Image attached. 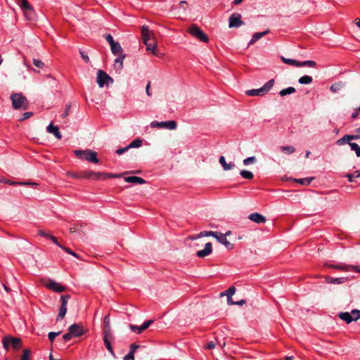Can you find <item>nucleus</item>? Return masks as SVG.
Segmentation results:
<instances>
[{"instance_id": "1", "label": "nucleus", "mask_w": 360, "mask_h": 360, "mask_svg": "<svg viewBox=\"0 0 360 360\" xmlns=\"http://www.w3.org/2000/svg\"><path fill=\"white\" fill-rule=\"evenodd\" d=\"M141 36L147 51H150L153 55L157 56L158 49L154 39V34L153 32L149 30L148 25H144L141 27Z\"/></svg>"}, {"instance_id": "2", "label": "nucleus", "mask_w": 360, "mask_h": 360, "mask_svg": "<svg viewBox=\"0 0 360 360\" xmlns=\"http://www.w3.org/2000/svg\"><path fill=\"white\" fill-rule=\"evenodd\" d=\"M74 153L76 157L80 160H85L95 164L99 162V160L97 158V153L91 150H75Z\"/></svg>"}, {"instance_id": "3", "label": "nucleus", "mask_w": 360, "mask_h": 360, "mask_svg": "<svg viewBox=\"0 0 360 360\" xmlns=\"http://www.w3.org/2000/svg\"><path fill=\"white\" fill-rule=\"evenodd\" d=\"M16 2L27 20H32L35 18V11L27 0H16Z\"/></svg>"}, {"instance_id": "4", "label": "nucleus", "mask_w": 360, "mask_h": 360, "mask_svg": "<svg viewBox=\"0 0 360 360\" xmlns=\"http://www.w3.org/2000/svg\"><path fill=\"white\" fill-rule=\"evenodd\" d=\"M274 79H270L264 84L261 88L257 89H250L246 91V94L249 96H258L266 94L273 87Z\"/></svg>"}, {"instance_id": "5", "label": "nucleus", "mask_w": 360, "mask_h": 360, "mask_svg": "<svg viewBox=\"0 0 360 360\" xmlns=\"http://www.w3.org/2000/svg\"><path fill=\"white\" fill-rule=\"evenodd\" d=\"M13 108L15 110L26 109L27 108V101L26 97L21 94H13L11 96Z\"/></svg>"}, {"instance_id": "6", "label": "nucleus", "mask_w": 360, "mask_h": 360, "mask_svg": "<svg viewBox=\"0 0 360 360\" xmlns=\"http://www.w3.org/2000/svg\"><path fill=\"white\" fill-rule=\"evenodd\" d=\"M281 60L287 65L295 67L315 68L316 66V63L314 60H305L303 62H300L297 60L286 58L283 56H281Z\"/></svg>"}, {"instance_id": "7", "label": "nucleus", "mask_w": 360, "mask_h": 360, "mask_svg": "<svg viewBox=\"0 0 360 360\" xmlns=\"http://www.w3.org/2000/svg\"><path fill=\"white\" fill-rule=\"evenodd\" d=\"M2 344L4 348L8 351L9 349V346H12V347L17 350L22 347V341L18 338H13L11 336L4 337L2 340Z\"/></svg>"}, {"instance_id": "8", "label": "nucleus", "mask_w": 360, "mask_h": 360, "mask_svg": "<svg viewBox=\"0 0 360 360\" xmlns=\"http://www.w3.org/2000/svg\"><path fill=\"white\" fill-rule=\"evenodd\" d=\"M188 32L193 37L198 39L199 41L202 42L207 43L209 41V38L207 34H205L202 30L198 27L196 25H191L188 29Z\"/></svg>"}, {"instance_id": "9", "label": "nucleus", "mask_w": 360, "mask_h": 360, "mask_svg": "<svg viewBox=\"0 0 360 360\" xmlns=\"http://www.w3.org/2000/svg\"><path fill=\"white\" fill-rule=\"evenodd\" d=\"M324 266L326 267H328V268L335 269H338V270H340V271H350L354 270V271L360 272V269H358V266L348 265V264H345L344 263H340L338 264L326 263L324 264Z\"/></svg>"}, {"instance_id": "10", "label": "nucleus", "mask_w": 360, "mask_h": 360, "mask_svg": "<svg viewBox=\"0 0 360 360\" xmlns=\"http://www.w3.org/2000/svg\"><path fill=\"white\" fill-rule=\"evenodd\" d=\"M150 127L152 128H165L170 130H174L176 129L177 124L174 120H169L165 122L153 121L150 123Z\"/></svg>"}, {"instance_id": "11", "label": "nucleus", "mask_w": 360, "mask_h": 360, "mask_svg": "<svg viewBox=\"0 0 360 360\" xmlns=\"http://www.w3.org/2000/svg\"><path fill=\"white\" fill-rule=\"evenodd\" d=\"M121 174L92 171V180L95 181L105 180L110 178H119Z\"/></svg>"}, {"instance_id": "12", "label": "nucleus", "mask_w": 360, "mask_h": 360, "mask_svg": "<svg viewBox=\"0 0 360 360\" xmlns=\"http://www.w3.org/2000/svg\"><path fill=\"white\" fill-rule=\"evenodd\" d=\"M245 22L241 20V15L238 13H234L229 18V27H239Z\"/></svg>"}, {"instance_id": "13", "label": "nucleus", "mask_w": 360, "mask_h": 360, "mask_svg": "<svg viewBox=\"0 0 360 360\" xmlns=\"http://www.w3.org/2000/svg\"><path fill=\"white\" fill-rule=\"evenodd\" d=\"M97 83L99 87H103L108 84V81L112 82V79L104 71L99 70L97 72Z\"/></svg>"}, {"instance_id": "14", "label": "nucleus", "mask_w": 360, "mask_h": 360, "mask_svg": "<svg viewBox=\"0 0 360 360\" xmlns=\"http://www.w3.org/2000/svg\"><path fill=\"white\" fill-rule=\"evenodd\" d=\"M68 330L75 338L81 337L84 333L83 326L77 323H74L69 326Z\"/></svg>"}, {"instance_id": "15", "label": "nucleus", "mask_w": 360, "mask_h": 360, "mask_svg": "<svg viewBox=\"0 0 360 360\" xmlns=\"http://www.w3.org/2000/svg\"><path fill=\"white\" fill-rule=\"evenodd\" d=\"M217 241L221 244H223L227 249L231 250L233 248V244L230 243L227 238H226V235H224V233L217 232V235H215Z\"/></svg>"}, {"instance_id": "16", "label": "nucleus", "mask_w": 360, "mask_h": 360, "mask_svg": "<svg viewBox=\"0 0 360 360\" xmlns=\"http://www.w3.org/2000/svg\"><path fill=\"white\" fill-rule=\"evenodd\" d=\"M212 252V245L210 242L207 243L205 245V248L203 250H198L196 252V256L200 258L207 257L210 255Z\"/></svg>"}, {"instance_id": "17", "label": "nucleus", "mask_w": 360, "mask_h": 360, "mask_svg": "<svg viewBox=\"0 0 360 360\" xmlns=\"http://www.w3.org/2000/svg\"><path fill=\"white\" fill-rule=\"evenodd\" d=\"M46 287L49 288V289H51L55 292H63L65 290V287H63L60 283H57L54 281H49L47 283H46Z\"/></svg>"}, {"instance_id": "18", "label": "nucleus", "mask_w": 360, "mask_h": 360, "mask_svg": "<svg viewBox=\"0 0 360 360\" xmlns=\"http://www.w3.org/2000/svg\"><path fill=\"white\" fill-rule=\"evenodd\" d=\"M248 219L257 224H264L266 221L264 216L257 212L249 214Z\"/></svg>"}, {"instance_id": "19", "label": "nucleus", "mask_w": 360, "mask_h": 360, "mask_svg": "<svg viewBox=\"0 0 360 360\" xmlns=\"http://www.w3.org/2000/svg\"><path fill=\"white\" fill-rule=\"evenodd\" d=\"M46 130L49 133L53 134L57 139H61L62 135L59 131V128L57 126H53L52 123H50L46 127Z\"/></svg>"}, {"instance_id": "20", "label": "nucleus", "mask_w": 360, "mask_h": 360, "mask_svg": "<svg viewBox=\"0 0 360 360\" xmlns=\"http://www.w3.org/2000/svg\"><path fill=\"white\" fill-rule=\"evenodd\" d=\"M140 347V345L131 344L130 345L129 352L124 357L123 360H134V353Z\"/></svg>"}, {"instance_id": "21", "label": "nucleus", "mask_w": 360, "mask_h": 360, "mask_svg": "<svg viewBox=\"0 0 360 360\" xmlns=\"http://www.w3.org/2000/svg\"><path fill=\"white\" fill-rule=\"evenodd\" d=\"M110 49H111L112 53L115 56L124 54L123 49H122L121 45L120 44V43L117 41H115L114 44H112L110 46Z\"/></svg>"}, {"instance_id": "22", "label": "nucleus", "mask_w": 360, "mask_h": 360, "mask_svg": "<svg viewBox=\"0 0 360 360\" xmlns=\"http://www.w3.org/2000/svg\"><path fill=\"white\" fill-rule=\"evenodd\" d=\"M124 181L128 183H132V184H143L146 183V181L143 178L136 176L125 177Z\"/></svg>"}, {"instance_id": "23", "label": "nucleus", "mask_w": 360, "mask_h": 360, "mask_svg": "<svg viewBox=\"0 0 360 360\" xmlns=\"http://www.w3.org/2000/svg\"><path fill=\"white\" fill-rule=\"evenodd\" d=\"M325 281L328 283L342 284L346 281V279L343 277L332 278L330 276H325Z\"/></svg>"}, {"instance_id": "24", "label": "nucleus", "mask_w": 360, "mask_h": 360, "mask_svg": "<svg viewBox=\"0 0 360 360\" xmlns=\"http://www.w3.org/2000/svg\"><path fill=\"white\" fill-rule=\"evenodd\" d=\"M269 32V30H266L261 32H255L252 37V39L250 41V44H253L258 40H259L262 37H264L266 34Z\"/></svg>"}, {"instance_id": "25", "label": "nucleus", "mask_w": 360, "mask_h": 360, "mask_svg": "<svg viewBox=\"0 0 360 360\" xmlns=\"http://www.w3.org/2000/svg\"><path fill=\"white\" fill-rule=\"evenodd\" d=\"M125 58V54L118 55L114 61V66L117 70H122L123 68V60Z\"/></svg>"}, {"instance_id": "26", "label": "nucleus", "mask_w": 360, "mask_h": 360, "mask_svg": "<svg viewBox=\"0 0 360 360\" xmlns=\"http://www.w3.org/2000/svg\"><path fill=\"white\" fill-rule=\"evenodd\" d=\"M219 163L223 167L224 170H229L233 169L235 167V164L233 162L226 163L225 158L224 156H221L219 160Z\"/></svg>"}, {"instance_id": "27", "label": "nucleus", "mask_w": 360, "mask_h": 360, "mask_svg": "<svg viewBox=\"0 0 360 360\" xmlns=\"http://www.w3.org/2000/svg\"><path fill=\"white\" fill-rule=\"evenodd\" d=\"M338 316L347 323H349L354 321V319L352 318V314L349 312H340Z\"/></svg>"}, {"instance_id": "28", "label": "nucleus", "mask_w": 360, "mask_h": 360, "mask_svg": "<svg viewBox=\"0 0 360 360\" xmlns=\"http://www.w3.org/2000/svg\"><path fill=\"white\" fill-rule=\"evenodd\" d=\"M215 235H217V231H201L198 235H197L193 238L197 239V238H199L201 237H205V236H212L214 238V237H216Z\"/></svg>"}, {"instance_id": "29", "label": "nucleus", "mask_w": 360, "mask_h": 360, "mask_svg": "<svg viewBox=\"0 0 360 360\" xmlns=\"http://www.w3.org/2000/svg\"><path fill=\"white\" fill-rule=\"evenodd\" d=\"M345 86V84L340 82H337V83H334L330 87V89L332 92L333 93H337L338 92L343 86Z\"/></svg>"}, {"instance_id": "30", "label": "nucleus", "mask_w": 360, "mask_h": 360, "mask_svg": "<svg viewBox=\"0 0 360 360\" xmlns=\"http://www.w3.org/2000/svg\"><path fill=\"white\" fill-rule=\"evenodd\" d=\"M346 143L348 144H349V143H352L349 134L345 135L343 137H342L341 139H338L336 141V143L338 146H342Z\"/></svg>"}, {"instance_id": "31", "label": "nucleus", "mask_w": 360, "mask_h": 360, "mask_svg": "<svg viewBox=\"0 0 360 360\" xmlns=\"http://www.w3.org/2000/svg\"><path fill=\"white\" fill-rule=\"evenodd\" d=\"M312 77L309 75H304L298 79V82L301 84H309L312 82Z\"/></svg>"}, {"instance_id": "32", "label": "nucleus", "mask_w": 360, "mask_h": 360, "mask_svg": "<svg viewBox=\"0 0 360 360\" xmlns=\"http://www.w3.org/2000/svg\"><path fill=\"white\" fill-rule=\"evenodd\" d=\"M296 91V89L292 87V86H290V87H288V88H285V89H282L281 91H280L279 92V94L281 96H285L286 95H288V94H293Z\"/></svg>"}, {"instance_id": "33", "label": "nucleus", "mask_w": 360, "mask_h": 360, "mask_svg": "<svg viewBox=\"0 0 360 360\" xmlns=\"http://www.w3.org/2000/svg\"><path fill=\"white\" fill-rule=\"evenodd\" d=\"M113 340V335L111 329H103V341H111Z\"/></svg>"}, {"instance_id": "34", "label": "nucleus", "mask_w": 360, "mask_h": 360, "mask_svg": "<svg viewBox=\"0 0 360 360\" xmlns=\"http://www.w3.org/2000/svg\"><path fill=\"white\" fill-rule=\"evenodd\" d=\"M80 179H91L92 180V171H83L80 172Z\"/></svg>"}, {"instance_id": "35", "label": "nucleus", "mask_w": 360, "mask_h": 360, "mask_svg": "<svg viewBox=\"0 0 360 360\" xmlns=\"http://www.w3.org/2000/svg\"><path fill=\"white\" fill-rule=\"evenodd\" d=\"M280 150L287 154H292L295 151V148L291 146H281Z\"/></svg>"}, {"instance_id": "36", "label": "nucleus", "mask_w": 360, "mask_h": 360, "mask_svg": "<svg viewBox=\"0 0 360 360\" xmlns=\"http://www.w3.org/2000/svg\"><path fill=\"white\" fill-rule=\"evenodd\" d=\"M6 184H8L9 185H36L35 183H30V182H20V181H13L11 180H6L5 181Z\"/></svg>"}, {"instance_id": "37", "label": "nucleus", "mask_w": 360, "mask_h": 360, "mask_svg": "<svg viewBox=\"0 0 360 360\" xmlns=\"http://www.w3.org/2000/svg\"><path fill=\"white\" fill-rule=\"evenodd\" d=\"M352 150H354L357 157H360V146L356 143H349Z\"/></svg>"}, {"instance_id": "38", "label": "nucleus", "mask_w": 360, "mask_h": 360, "mask_svg": "<svg viewBox=\"0 0 360 360\" xmlns=\"http://www.w3.org/2000/svg\"><path fill=\"white\" fill-rule=\"evenodd\" d=\"M142 145V140L140 139H136L135 140L132 141L129 145L128 148H139Z\"/></svg>"}, {"instance_id": "39", "label": "nucleus", "mask_w": 360, "mask_h": 360, "mask_svg": "<svg viewBox=\"0 0 360 360\" xmlns=\"http://www.w3.org/2000/svg\"><path fill=\"white\" fill-rule=\"evenodd\" d=\"M241 176L246 179H252L254 176L252 172L248 170H241L240 172Z\"/></svg>"}, {"instance_id": "40", "label": "nucleus", "mask_w": 360, "mask_h": 360, "mask_svg": "<svg viewBox=\"0 0 360 360\" xmlns=\"http://www.w3.org/2000/svg\"><path fill=\"white\" fill-rule=\"evenodd\" d=\"M236 292V288L234 286H231L229 288V289L221 293V296L226 295L227 297H232V295Z\"/></svg>"}, {"instance_id": "41", "label": "nucleus", "mask_w": 360, "mask_h": 360, "mask_svg": "<svg viewBox=\"0 0 360 360\" xmlns=\"http://www.w3.org/2000/svg\"><path fill=\"white\" fill-rule=\"evenodd\" d=\"M313 179L314 177L303 178L297 179L296 182L303 185H309Z\"/></svg>"}, {"instance_id": "42", "label": "nucleus", "mask_w": 360, "mask_h": 360, "mask_svg": "<svg viewBox=\"0 0 360 360\" xmlns=\"http://www.w3.org/2000/svg\"><path fill=\"white\" fill-rule=\"evenodd\" d=\"M66 312H67V307L60 305V309H59V313L58 315V320L59 319H63L65 317Z\"/></svg>"}, {"instance_id": "43", "label": "nucleus", "mask_w": 360, "mask_h": 360, "mask_svg": "<svg viewBox=\"0 0 360 360\" xmlns=\"http://www.w3.org/2000/svg\"><path fill=\"white\" fill-rule=\"evenodd\" d=\"M129 328L133 332L137 334H141L143 331V330H142V326H137L135 325L130 324Z\"/></svg>"}, {"instance_id": "44", "label": "nucleus", "mask_w": 360, "mask_h": 360, "mask_svg": "<svg viewBox=\"0 0 360 360\" xmlns=\"http://www.w3.org/2000/svg\"><path fill=\"white\" fill-rule=\"evenodd\" d=\"M352 318L354 319V321H357L360 319V310L359 309H353L351 312Z\"/></svg>"}, {"instance_id": "45", "label": "nucleus", "mask_w": 360, "mask_h": 360, "mask_svg": "<svg viewBox=\"0 0 360 360\" xmlns=\"http://www.w3.org/2000/svg\"><path fill=\"white\" fill-rule=\"evenodd\" d=\"M104 345L108 349V351L113 356H115L112 347L111 345L110 341L105 340L104 341Z\"/></svg>"}, {"instance_id": "46", "label": "nucleus", "mask_w": 360, "mask_h": 360, "mask_svg": "<svg viewBox=\"0 0 360 360\" xmlns=\"http://www.w3.org/2000/svg\"><path fill=\"white\" fill-rule=\"evenodd\" d=\"M66 176L73 179H80V172H67Z\"/></svg>"}, {"instance_id": "47", "label": "nucleus", "mask_w": 360, "mask_h": 360, "mask_svg": "<svg viewBox=\"0 0 360 360\" xmlns=\"http://www.w3.org/2000/svg\"><path fill=\"white\" fill-rule=\"evenodd\" d=\"M70 297L69 295H61V297H60L61 306L67 307V304H68V302Z\"/></svg>"}, {"instance_id": "48", "label": "nucleus", "mask_w": 360, "mask_h": 360, "mask_svg": "<svg viewBox=\"0 0 360 360\" xmlns=\"http://www.w3.org/2000/svg\"><path fill=\"white\" fill-rule=\"evenodd\" d=\"M104 329H111L110 325V316L106 315L103 319Z\"/></svg>"}, {"instance_id": "49", "label": "nucleus", "mask_w": 360, "mask_h": 360, "mask_svg": "<svg viewBox=\"0 0 360 360\" xmlns=\"http://www.w3.org/2000/svg\"><path fill=\"white\" fill-rule=\"evenodd\" d=\"M33 115V112H24L21 115V117H20L19 120L20 121H24L28 118H30V117H32Z\"/></svg>"}, {"instance_id": "50", "label": "nucleus", "mask_w": 360, "mask_h": 360, "mask_svg": "<svg viewBox=\"0 0 360 360\" xmlns=\"http://www.w3.org/2000/svg\"><path fill=\"white\" fill-rule=\"evenodd\" d=\"M21 360H30V350L25 349L21 357Z\"/></svg>"}, {"instance_id": "51", "label": "nucleus", "mask_w": 360, "mask_h": 360, "mask_svg": "<svg viewBox=\"0 0 360 360\" xmlns=\"http://www.w3.org/2000/svg\"><path fill=\"white\" fill-rule=\"evenodd\" d=\"M256 162V158L255 156L249 157L243 160V164L245 165H248L250 164H252Z\"/></svg>"}, {"instance_id": "52", "label": "nucleus", "mask_w": 360, "mask_h": 360, "mask_svg": "<svg viewBox=\"0 0 360 360\" xmlns=\"http://www.w3.org/2000/svg\"><path fill=\"white\" fill-rule=\"evenodd\" d=\"M33 64L39 68H42L44 65V63L39 59H33Z\"/></svg>"}, {"instance_id": "53", "label": "nucleus", "mask_w": 360, "mask_h": 360, "mask_svg": "<svg viewBox=\"0 0 360 360\" xmlns=\"http://www.w3.org/2000/svg\"><path fill=\"white\" fill-rule=\"evenodd\" d=\"M60 333V332H50L48 334L49 340L51 342H53L54 340V339L56 338V337H57Z\"/></svg>"}, {"instance_id": "54", "label": "nucleus", "mask_w": 360, "mask_h": 360, "mask_svg": "<svg viewBox=\"0 0 360 360\" xmlns=\"http://www.w3.org/2000/svg\"><path fill=\"white\" fill-rule=\"evenodd\" d=\"M74 338V336L70 333V332L68 330V332L63 335V339L65 342H68L72 338Z\"/></svg>"}, {"instance_id": "55", "label": "nucleus", "mask_w": 360, "mask_h": 360, "mask_svg": "<svg viewBox=\"0 0 360 360\" xmlns=\"http://www.w3.org/2000/svg\"><path fill=\"white\" fill-rule=\"evenodd\" d=\"M60 248L62 250H65V251L66 252H68V254H70V255H73V256H74V257H78V255H77L75 252H72L70 248H66V247L63 246V245H60Z\"/></svg>"}, {"instance_id": "56", "label": "nucleus", "mask_w": 360, "mask_h": 360, "mask_svg": "<svg viewBox=\"0 0 360 360\" xmlns=\"http://www.w3.org/2000/svg\"><path fill=\"white\" fill-rule=\"evenodd\" d=\"M154 321L153 319L148 320L145 321L141 326H142V330H145L147 329L153 323Z\"/></svg>"}, {"instance_id": "57", "label": "nucleus", "mask_w": 360, "mask_h": 360, "mask_svg": "<svg viewBox=\"0 0 360 360\" xmlns=\"http://www.w3.org/2000/svg\"><path fill=\"white\" fill-rule=\"evenodd\" d=\"M38 234H39L40 236L44 237V238H46V239H49V238H50V236H51V233H48V232H46V231H43V230H39V231H38Z\"/></svg>"}, {"instance_id": "58", "label": "nucleus", "mask_w": 360, "mask_h": 360, "mask_svg": "<svg viewBox=\"0 0 360 360\" xmlns=\"http://www.w3.org/2000/svg\"><path fill=\"white\" fill-rule=\"evenodd\" d=\"M79 53H80V55H81V57L82 58L86 63H89L90 60H89V58L88 56V55L84 52V51H79Z\"/></svg>"}, {"instance_id": "59", "label": "nucleus", "mask_w": 360, "mask_h": 360, "mask_svg": "<svg viewBox=\"0 0 360 360\" xmlns=\"http://www.w3.org/2000/svg\"><path fill=\"white\" fill-rule=\"evenodd\" d=\"M106 41L109 43L110 46L114 44L115 41L113 39L112 36L110 34H108L105 36Z\"/></svg>"}, {"instance_id": "60", "label": "nucleus", "mask_w": 360, "mask_h": 360, "mask_svg": "<svg viewBox=\"0 0 360 360\" xmlns=\"http://www.w3.org/2000/svg\"><path fill=\"white\" fill-rule=\"evenodd\" d=\"M356 174H354V172L353 174H347L345 176L347 178L348 181L352 183L354 181Z\"/></svg>"}, {"instance_id": "61", "label": "nucleus", "mask_w": 360, "mask_h": 360, "mask_svg": "<svg viewBox=\"0 0 360 360\" xmlns=\"http://www.w3.org/2000/svg\"><path fill=\"white\" fill-rule=\"evenodd\" d=\"M129 148H128V146L124 148H119L116 150V153L117 155H122L126 151H127Z\"/></svg>"}, {"instance_id": "62", "label": "nucleus", "mask_w": 360, "mask_h": 360, "mask_svg": "<svg viewBox=\"0 0 360 360\" xmlns=\"http://www.w3.org/2000/svg\"><path fill=\"white\" fill-rule=\"evenodd\" d=\"M215 347V344L213 341H210L209 342L206 346H205V348L206 349H212Z\"/></svg>"}, {"instance_id": "63", "label": "nucleus", "mask_w": 360, "mask_h": 360, "mask_svg": "<svg viewBox=\"0 0 360 360\" xmlns=\"http://www.w3.org/2000/svg\"><path fill=\"white\" fill-rule=\"evenodd\" d=\"M360 111L358 110V108L355 109V110L352 113L351 117L352 119L354 120L357 118L359 113Z\"/></svg>"}, {"instance_id": "64", "label": "nucleus", "mask_w": 360, "mask_h": 360, "mask_svg": "<svg viewBox=\"0 0 360 360\" xmlns=\"http://www.w3.org/2000/svg\"><path fill=\"white\" fill-rule=\"evenodd\" d=\"M49 240H51L53 243L57 245L58 247H60V245H61L60 244L58 243L57 238L52 235H51Z\"/></svg>"}]
</instances>
